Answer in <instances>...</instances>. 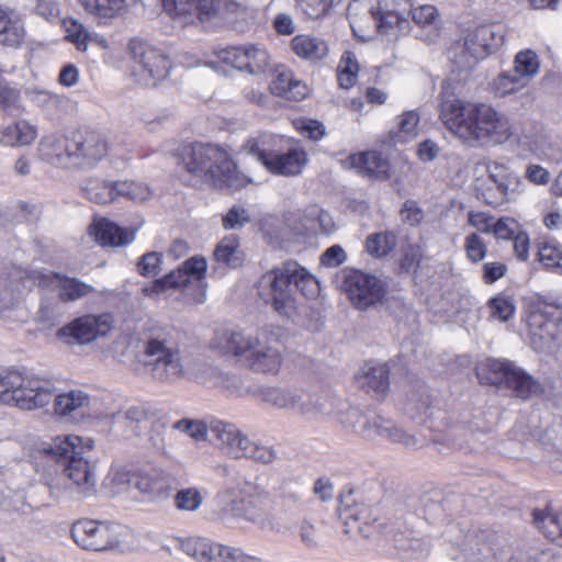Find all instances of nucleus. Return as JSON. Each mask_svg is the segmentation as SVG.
<instances>
[{"label":"nucleus","instance_id":"1","mask_svg":"<svg viewBox=\"0 0 562 562\" xmlns=\"http://www.w3.org/2000/svg\"><path fill=\"white\" fill-rule=\"evenodd\" d=\"M82 438L74 435L44 442L40 452L52 461L42 476L49 498L58 505L82 502L98 493L95 467L82 453Z\"/></svg>","mask_w":562,"mask_h":562},{"label":"nucleus","instance_id":"2","mask_svg":"<svg viewBox=\"0 0 562 562\" xmlns=\"http://www.w3.org/2000/svg\"><path fill=\"white\" fill-rule=\"evenodd\" d=\"M439 119L454 137L468 146H499L515 136L510 120L484 102L446 95L440 102Z\"/></svg>","mask_w":562,"mask_h":562},{"label":"nucleus","instance_id":"3","mask_svg":"<svg viewBox=\"0 0 562 562\" xmlns=\"http://www.w3.org/2000/svg\"><path fill=\"white\" fill-rule=\"evenodd\" d=\"M54 401L55 413L69 416L90 404V396L80 390L56 395L49 380L15 370L0 372V403L24 411L44 407Z\"/></svg>","mask_w":562,"mask_h":562},{"label":"nucleus","instance_id":"4","mask_svg":"<svg viewBox=\"0 0 562 562\" xmlns=\"http://www.w3.org/2000/svg\"><path fill=\"white\" fill-rule=\"evenodd\" d=\"M214 347L223 355L235 357L255 373L277 374L283 363L280 340L266 328L255 333L223 330L216 335Z\"/></svg>","mask_w":562,"mask_h":562},{"label":"nucleus","instance_id":"5","mask_svg":"<svg viewBox=\"0 0 562 562\" xmlns=\"http://www.w3.org/2000/svg\"><path fill=\"white\" fill-rule=\"evenodd\" d=\"M180 160L189 173L218 189L239 190L249 182L228 153L215 145L195 143L186 146Z\"/></svg>","mask_w":562,"mask_h":562},{"label":"nucleus","instance_id":"6","mask_svg":"<svg viewBox=\"0 0 562 562\" xmlns=\"http://www.w3.org/2000/svg\"><path fill=\"white\" fill-rule=\"evenodd\" d=\"M109 151L106 139L97 132L77 133L72 137L45 138L40 144L41 156L63 168L92 167Z\"/></svg>","mask_w":562,"mask_h":562},{"label":"nucleus","instance_id":"7","mask_svg":"<svg viewBox=\"0 0 562 562\" xmlns=\"http://www.w3.org/2000/svg\"><path fill=\"white\" fill-rule=\"evenodd\" d=\"M135 371L164 384H176L186 376L180 349L170 340L159 337L144 342L135 362Z\"/></svg>","mask_w":562,"mask_h":562},{"label":"nucleus","instance_id":"8","mask_svg":"<svg viewBox=\"0 0 562 562\" xmlns=\"http://www.w3.org/2000/svg\"><path fill=\"white\" fill-rule=\"evenodd\" d=\"M262 490L251 481H241L235 488L226 490L217 496V519L228 522L243 519L262 529L271 528L269 515L259 501Z\"/></svg>","mask_w":562,"mask_h":562},{"label":"nucleus","instance_id":"9","mask_svg":"<svg viewBox=\"0 0 562 562\" xmlns=\"http://www.w3.org/2000/svg\"><path fill=\"white\" fill-rule=\"evenodd\" d=\"M397 517L383 520L378 503L361 493L350 491L340 497L339 518L347 527L346 532H358L368 538L374 531L394 530L398 525Z\"/></svg>","mask_w":562,"mask_h":562},{"label":"nucleus","instance_id":"10","mask_svg":"<svg viewBox=\"0 0 562 562\" xmlns=\"http://www.w3.org/2000/svg\"><path fill=\"white\" fill-rule=\"evenodd\" d=\"M477 378L482 384L505 385L515 396L527 400L542 392L541 384L520 368L507 361L487 359L477 368Z\"/></svg>","mask_w":562,"mask_h":562},{"label":"nucleus","instance_id":"11","mask_svg":"<svg viewBox=\"0 0 562 562\" xmlns=\"http://www.w3.org/2000/svg\"><path fill=\"white\" fill-rule=\"evenodd\" d=\"M128 54L132 61L131 74L139 85L155 87L169 75V57L150 44L137 38L131 40Z\"/></svg>","mask_w":562,"mask_h":562},{"label":"nucleus","instance_id":"12","mask_svg":"<svg viewBox=\"0 0 562 562\" xmlns=\"http://www.w3.org/2000/svg\"><path fill=\"white\" fill-rule=\"evenodd\" d=\"M292 260L285 261L279 267L263 273L258 283L260 299L272 308L285 316H290L295 310V299L292 292L291 270Z\"/></svg>","mask_w":562,"mask_h":562},{"label":"nucleus","instance_id":"13","mask_svg":"<svg viewBox=\"0 0 562 562\" xmlns=\"http://www.w3.org/2000/svg\"><path fill=\"white\" fill-rule=\"evenodd\" d=\"M70 535L82 550L105 552L120 547L123 528L110 521L85 518L74 522Z\"/></svg>","mask_w":562,"mask_h":562},{"label":"nucleus","instance_id":"14","mask_svg":"<svg viewBox=\"0 0 562 562\" xmlns=\"http://www.w3.org/2000/svg\"><path fill=\"white\" fill-rule=\"evenodd\" d=\"M255 394L262 403L278 409H290L301 415L331 413L319 395L306 394L294 387L267 385L258 389Z\"/></svg>","mask_w":562,"mask_h":562},{"label":"nucleus","instance_id":"15","mask_svg":"<svg viewBox=\"0 0 562 562\" xmlns=\"http://www.w3.org/2000/svg\"><path fill=\"white\" fill-rule=\"evenodd\" d=\"M341 289L359 310L382 305L387 296L386 284L381 279L357 269L342 272Z\"/></svg>","mask_w":562,"mask_h":562},{"label":"nucleus","instance_id":"16","mask_svg":"<svg viewBox=\"0 0 562 562\" xmlns=\"http://www.w3.org/2000/svg\"><path fill=\"white\" fill-rule=\"evenodd\" d=\"M260 144L259 139L250 138L244 144L243 150L256 157L273 175L297 176L307 164V155L302 148H290L285 153L267 151Z\"/></svg>","mask_w":562,"mask_h":562},{"label":"nucleus","instance_id":"17","mask_svg":"<svg viewBox=\"0 0 562 562\" xmlns=\"http://www.w3.org/2000/svg\"><path fill=\"white\" fill-rule=\"evenodd\" d=\"M369 12L382 35L400 36L409 30L408 0H370Z\"/></svg>","mask_w":562,"mask_h":562},{"label":"nucleus","instance_id":"18","mask_svg":"<svg viewBox=\"0 0 562 562\" xmlns=\"http://www.w3.org/2000/svg\"><path fill=\"white\" fill-rule=\"evenodd\" d=\"M111 327L112 318L109 314H87L59 328L56 337L69 346L88 345L105 336Z\"/></svg>","mask_w":562,"mask_h":562},{"label":"nucleus","instance_id":"19","mask_svg":"<svg viewBox=\"0 0 562 562\" xmlns=\"http://www.w3.org/2000/svg\"><path fill=\"white\" fill-rule=\"evenodd\" d=\"M216 56L222 63L250 75H261L271 70L270 55L259 44L221 48L216 52Z\"/></svg>","mask_w":562,"mask_h":562},{"label":"nucleus","instance_id":"20","mask_svg":"<svg viewBox=\"0 0 562 562\" xmlns=\"http://www.w3.org/2000/svg\"><path fill=\"white\" fill-rule=\"evenodd\" d=\"M206 260L203 257L194 256L186 260L177 270L171 271L164 278L154 281L150 288L144 291L148 295L160 294L168 289L186 288L191 281L201 283L206 273Z\"/></svg>","mask_w":562,"mask_h":562},{"label":"nucleus","instance_id":"21","mask_svg":"<svg viewBox=\"0 0 562 562\" xmlns=\"http://www.w3.org/2000/svg\"><path fill=\"white\" fill-rule=\"evenodd\" d=\"M40 285L52 288L63 303H71L85 299L94 292V288L82 280L63 273L42 276Z\"/></svg>","mask_w":562,"mask_h":562},{"label":"nucleus","instance_id":"22","mask_svg":"<svg viewBox=\"0 0 562 562\" xmlns=\"http://www.w3.org/2000/svg\"><path fill=\"white\" fill-rule=\"evenodd\" d=\"M165 11L173 18H184V22H200L211 19L217 11L218 0H161Z\"/></svg>","mask_w":562,"mask_h":562},{"label":"nucleus","instance_id":"23","mask_svg":"<svg viewBox=\"0 0 562 562\" xmlns=\"http://www.w3.org/2000/svg\"><path fill=\"white\" fill-rule=\"evenodd\" d=\"M209 435L211 441L216 442L226 454L235 459L240 458L244 441L248 438L235 424L218 419L210 422Z\"/></svg>","mask_w":562,"mask_h":562},{"label":"nucleus","instance_id":"24","mask_svg":"<svg viewBox=\"0 0 562 562\" xmlns=\"http://www.w3.org/2000/svg\"><path fill=\"white\" fill-rule=\"evenodd\" d=\"M290 46L295 56L310 64H317L329 54L327 41L312 34L295 35L291 40Z\"/></svg>","mask_w":562,"mask_h":562},{"label":"nucleus","instance_id":"25","mask_svg":"<svg viewBox=\"0 0 562 562\" xmlns=\"http://www.w3.org/2000/svg\"><path fill=\"white\" fill-rule=\"evenodd\" d=\"M344 165L348 168L357 169L362 176L376 178L390 177L389 160L378 151L351 155L344 160Z\"/></svg>","mask_w":562,"mask_h":562},{"label":"nucleus","instance_id":"26","mask_svg":"<svg viewBox=\"0 0 562 562\" xmlns=\"http://www.w3.org/2000/svg\"><path fill=\"white\" fill-rule=\"evenodd\" d=\"M89 234L102 246H124L134 239V232L123 229L108 218L95 220Z\"/></svg>","mask_w":562,"mask_h":562},{"label":"nucleus","instance_id":"27","mask_svg":"<svg viewBox=\"0 0 562 562\" xmlns=\"http://www.w3.org/2000/svg\"><path fill=\"white\" fill-rule=\"evenodd\" d=\"M397 526L394 530L390 529L387 533H393L395 547L407 559H419L428 553V543L423 539L412 536L407 528V520L404 515L397 517Z\"/></svg>","mask_w":562,"mask_h":562},{"label":"nucleus","instance_id":"28","mask_svg":"<svg viewBox=\"0 0 562 562\" xmlns=\"http://www.w3.org/2000/svg\"><path fill=\"white\" fill-rule=\"evenodd\" d=\"M135 488L153 498L166 496L170 490V476L158 469L140 470L136 472Z\"/></svg>","mask_w":562,"mask_h":562},{"label":"nucleus","instance_id":"29","mask_svg":"<svg viewBox=\"0 0 562 562\" xmlns=\"http://www.w3.org/2000/svg\"><path fill=\"white\" fill-rule=\"evenodd\" d=\"M358 386L367 393H374L376 396H384L389 390V370L385 364H376L363 369L356 376Z\"/></svg>","mask_w":562,"mask_h":562},{"label":"nucleus","instance_id":"30","mask_svg":"<svg viewBox=\"0 0 562 562\" xmlns=\"http://www.w3.org/2000/svg\"><path fill=\"white\" fill-rule=\"evenodd\" d=\"M488 181L507 199L519 190L521 179L517 172L504 164L494 162L488 169Z\"/></svg>","mask_w":562,"mask_h":562},{"label":"nucleus","instance_id":"31","mask_svg":"<svg viewBox=\"0 0 562 562\" xmlns=\"http://www.w3.org/2000/svg\"><path fill=\"white\" fill-rule=\"evenodd\" d=\"M484 57L497 50L505 42L503 30L495 25H481L468 35Z\"/></svg>","mask_w":562,"mask_h":562},{"label":"nucleus","instance_id":"32","mask_svg":"<svg viewBox=\"0 0 562 562\" xmlns=\"http://www.w3.org/2000/svg\"><path fill=\"white\" fill-rule=\"evenodd\" d=\"M35 130L26 121L8 124L0 130V143L5 146H25L35 139Z\"/></svg>","mask_w":562,"mask_h":562},{"label":"nucleus","instance_id":"33","mask_svg":"<svg viewBox=\"0 0 562 562\" xmlns=\"http://www.w3.org/2000/svg\"><path fill=\"white\" fill-rule=\"evenodd\" d=\"M481 50V48L475 46L472 38L467 36L462 42L454 44L451 50V58L461 71H469L474 68L480 59L485 58Z\"/></svg>","mask_w":562,"mask_h":562},{"label":"nucleus","instance_id":"34","mask_svg":"<svg viewBox=\"0 0 562 562\" xmlns=\"http://www.w3.org/2000/svg\"><path fill=\"white\" fill-rule=\"evenodd\" d=\"M25 35L21 20L13 13L0 8V43L18 46Z\"/></svg>","mask_w":562,"mask_h":562},{"label":"nucleus","instance_id":"35","mask_svg":"<svg viewBox=\"0 0 562 562\" xmlns=\"http://www.w3.org/2000/svg\"><path fill=\"white\" fill-rule=\"evenodd\" d=\"M25 35L21 20L13 13L0 8V43L18 46Z\"/></svg>","mask_w":562,"mask_h":562},{"label":"nucleus","instance_id":"36","mask_svg":"<svg viewBox=\"0 0 562 562\" xmlns=\"http://www.w3.org/2000/svg\"><path fill=\"white\" fill-rule=\"evenodd\" d=\"M78 2L87 13L101 23H108L121 13L126 0H78Z\"/></svg>","mask_w":562,"mask_h":562},{"label":"nucleus","instance_id":"37","mask_svg":"<svg viewBox=\"0 0 562 562\" xmlns=\"http://www.w3.org/2000/svg\"><path fill=\"white\" fill-rule=\"evenodd\" d=\"M86 198L95 204H109L115 201V181L87 178L82 184Z\"/></svg>","mask_w":562,"mask_h":562},{"label":"nucleus","instance_id":"38","mask_svg":"<svg viewBox=\"0 0 562 562\" xmlns=\"http://www.w3.org/2000/svg\"><path fill=\"white\" fill-rule=\"evenodd\" d=\"M291 284L294 285L305 297L315 299L321 291L317 279L296 261H292Z\"/></svg>","mask_w":562,"mask_h":562},{"label":"nucleus","instance_id":"39","mask_svg":"<svg viewBox=\"0 0 562 562\" xmlns=\"http://www.w3.org/2000/svg\"><path fill=\"white\" fill-rule=\"evenodd\" d=\"M540 61L537 54L531 49L520 50L514 58L513 70L529 85L538 75Z\"/></svg>","mask_w":562,"mask_h":562},{"label":"nucleus","instance_id":"40","mask_svg":"<svg viewBox=\"0 0 562 562\" xmlns=\"http://www.w3.org/2000/svg\"><path fill=\"white\" fill-rule=\"evenodd\" d=\"M376 438L386 439L393 442L403 443L406 447H415L418 440L414 435L405 432L397 427L393 420L380 415L379 428L376 429Z\"/></svg>","mask_w":562,"mask_h":562},{"label":"nucleus","instance_id":"41","mask_svg":"<svg viewBox=\"0 0 562 562\" xmlns=\"http://www.w3.org/2000/svg\"><path fill=\"white\" fill-rule=\"evenodd\" d=\"M533 522L546 537L552 540L562 537V510L557 513L535 510Z\"/></svg>","mask_w":562,"mask_h":562},{"label":"nucleus","instance_id":"42","mask_svg":"<svg viewBox=\"0 0 562 562\" xmlns=\"http://www.w3.org/2000/svg\"><path fill=\"white\" fill-rule=\"evenodd\" d=\"M397 238L392 232L370 234L366 240V249L369 255L375 258L387 256L396 246Z\"/></svg>","mask_w":562,"mask_h":562},{"label":"nucleus","instance_id":"43","mask_svg":"<svg viewBox=\"0 0 562 562\" xmlns=\"http://www.w3.org/2000/svg\"><path fill=\"white\" fill-rule=\"evenodd\" d=\"M136 472L126 468H114L110 471L105 480V487L113 494L119 495L128 492L135 487Z\"/></svg>","mask_w":562,"mask_h":562},{"label":"nucleus","instance_id":"44","mask_svg":"<svg viewBox=\"0 0 562 562\" xmlns=\"http://www.w3.org/2000/svg\"><path fill=\"white\" fill-rule=\"evenodd\" d=\"M209 562H262V560L258 557L246 554L241 549L213 541Z\"/></svg>","mask_w":562,"mask_h":562},{"label":"nucleus","instance_id":"45","mask_svg":"<svg viewBox=\"0 0 562 562\" xmlns=\"http://www.w3.org/2000/svg\"><path fill=\"white\" fill-rule=\"evenodd\" d=\"M213 541L202 537H189L180 541V549L196 562H209Z\"/></svg>","mask_w":562,"mask_h":562},{"label":"nucleus","instance_id":"46","mask_svg":"<svg viewBox=\"0 0 562 562\" xmlns=\"http://www.w3.org/2000/svg\"><path fill=\"white\" fill-rule=\"evenodd\" d=\"M240 458L250 459L262 464H271L278 458L277 450L271 446L252 441L249 437L244 441Z\"/></svg>","mask_w":562,"mask_h":562},{"label":"nucleus","instance_id":"47","mask_svg":"<svg viewBox=\"0 0 562 562\" xmlns=\"http://www.w3.org/2000/svg\"><path fill=\"white\" fill-rule=\"evenodd\" d=\"M528 86L514 70L501 72L492 83L496 97L504 98Z\"/></svg>","mask_w":562,"mask_h":562},{"label":"nucleus","instance_id":"48","mask_svg":"<svg viewBox=\"0 0 562 562\" xmlns=\"http://www.w3.org/2000/svg\"><path fill=\"white\" fill-rule=\"evenodd\" d=\"M150 196V189L147 184L136 181H115V200L124 198L126 200L140 203L148 200Z\"/></svg>","mask_w":562,"mask_h":562},{"label":"nucleus","instance_id":"49","mask_svg":"<svg viewBox=\"0 0 562 562\" xmlns=\"http://www.w3.org/2000/svg\"><path fill=\"white\" fill-rule=\"evenodd\" d=\"M66 38L74 43L79 50H87L92 36L87 27L77 19L67 18L63 20Z\"/></svg>","mask_w":562,"mask_h":562},{"label":"nucleus","instance_id":"50","mask_svg":"<svg viewBox=\"0 0 562 562\" xmlns=\"http://www.w3.org/2000/svg\"><path fill=\"white\" fill-rule=\"evenodd\" d=\"M367 412H362L358 407L348 406L339 412V423L348 430L363 436Z\"/></svg>","mask_w":562,"mask_h":562},{"label":"nucleus","instance_id":"51","mask_svg":"<svg viewBox=\"0 0 562 562\" xmlns=\"http://www.w3.org/2000/svg\"><path fill=\"white\" fill-rule=\"evenodd\" d=\"M214 258L217 262L237 267L240 263L237 240L235 238L223 239L214 250Z\"/></svg>","mask_w":562,"mask_h":562},{"label":"nucleus","instance_id":"52","mask_svg":"<svg viewBox=\"0 0 562 562\" xmlns=\"http://www.w3.org/2000/svg\"><path fill=\"white\" fill-rule=\"evenodd\" d=\"M538 257L546 268H562V247L554 239L542 244L539 248Z\"/></svg>","mask_w":562,"mask_h":562},{"label":"nucleus","instance_id":"53","mask_svg":"<svg viewBox=\"0 0 562 562\" xmlns=\"http://www.w3.org/2000/svg\"><path fill=\"white\" fill-rule=\"evenodd\" d=\"M172 428L189 435L195 440H206L210 430V423L205 424L202 420L183 418L176 422Z\"/></svg>","mask_w":562,"mask_h":562},{"label":"nucleus","instance_id":"54","mask_svg":"<svg viewBox=\"0 0 562 562\" xmlns=\"http://www.w3.org/2000/svg\"><path fill=\"white\" fill-rule=\"evenodd\" d=\"M491 316L501 322L509 321L515 313L513 301L504 295H497L488 301Z\"/></svg>","mask_w":562,"mask_h":562},{"label":"nucleus","instance_id":"55","mask_svg":"<svg viewBox=\"0 0 562 562\" xmlns=\"http://www.w3.org/2000/svg\"><path fill=\"white\" fill-rule=\"evenodd\" d=\"M201 493L193 487L180 490L175 496V505L180 510L194 512L202 505Z\"/></svg>","mask_w":562,"mask_h":562},{"label":"nucleus","instance_id":"56","mask_svg":"<svg viewBox=\"0 0 562 562\" xmlns=\"http://www.w3.org/2000/svg\"><path fill=\"white\" fill-rule=\"evenodd\" d=\"M301 10L310 19H319L328 13L340 0H296Z\"/></svg>","mask_w":562,"mask_h":562},{"label":"nucleus","instance_id":"57","mask_svg":"<svg viewBox=\"0 0 562 562\" xmlns=\"http://www.w3.org/2000/svg\"><path fill=\"white\" fill-rule=\"evenodd\" d=\"M464 248L468 258L472 262L481 261L485 257L487 251L486 244L484 243L483 238L476 233H472L467 236L464 241Z\"/></svg>","mask_w":562,"mask_h":562},{"label":"nucleus","instance_id":"58","mask_svg":"<svg viewBox=\"0 0 562 562\" xmlns=\"http://www.w3.org/2000/svg\"><path fill=\"white\" fill-rule=\"evenodd\" d=\"M519 231V224L516 220L503 216L493 224L491 234L497 239H513Z\"/></svg>","mask_w":562,"mask_h":562},{"label":"nucleus","instance_id":"59","mask_svg":"<svg viewBox=\"0 0 562 562\" xmlns=\"http://www.w3.org/2000/svg\"><path fill=\"white\" fill-rule=\"evenodd\" d=\"M161 255L147 252L137 262V271L144 277H155L160 272Z\"/></svg>","mask_w":562,"mask_h":562},{"label":"nucleus","instance_id":"60","mask_svg":"<svg viewBox=\"0 0 562 562\" xmlns=\"http://www.w3.org/2000/svg\"><path fill=\"white\" fill-rule=\"evenodd\" d=\"M250 222V216L241 206H233L223 217V226L226 229H239Z\"/></svg>","mask_w":562,"mask_h":562},{"label":"nucleus","instance_id":"61","mask_svg":"<svg viewBox=\"0 0 562 562\" xmlns=\"http://www.w3.org/2000/svg\"><path fill=\"white\" fill-rule=\"evenodd\" d=\"M413 21L420 26L431 25L438 18L437 9L434 5L425 4L409 9Z\"/></svg>","mask_w":562,"mask_h":562},{"label":"nucleus","instance_id":"62","mask_svg":"<svg viewBox=\"0 0 562 562\" xmlns=\"http://www.w3.org/2000/svg\"><path fill=\"white\" fill-rule=\"evenodd\" d=\"M516 140L520 156L527 157L530 154L537 153L540 148V138L536 134L524 133L518 135Z\"/></svg>","mask_w":562,"mask_h":562},{"label":"nucleus","instance_id":"63","mask_svg":"<svg viewBox=\"0 0 562 562\" xmlns=\"http://www.w3.org/2000/svg\"><path fill=\"white\" fill-rule=\"evenodd\" d=\"M299 536L305 547L314 549L318 546L316 528L308 519H303L301 521Z\"/></svg>","mask_w":562,"mask_h":562},{"label":"nucleus","instance_id":"64","mask_svg":"<svg viewBox=\"0 0 562 562\" xmlns=\"http://www.w3.org/2000/svg\"><path fill=\"white\" fill-rule=\"evenodd\" d=\"M35 11L47 21L56 20L60 15L59 3L56 0H37Z\"/></svg>","mask_w":562,"mask_h":562}]
</instances>
